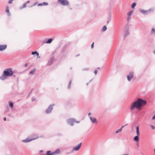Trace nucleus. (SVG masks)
<instances>
[{
  "label": "nucleus",
  "mask_w": 155,
  "mask_h": 155,
  "mask_svg": "<svg viewBox=\"0 0 155 155\" xmlns=\"http://www.w3.org/2000/svg\"><path fill=\"white\" fill-rule=\"evenodd\" d=\"M52 38H50L48 39V41L46 42V43H50L52 41Z\"/></svg>",
  "instance_id": "412c9836"
},
{
  "label": "nucleus",
  "mask_w": 155,
  "mask_h": 155,
  "mask_svg": "<svg viewBox=\"0 0 155 155\" xmlns=\"http://www.w3.org/2000/svg\"><path fill=\"white\" fill-rule=\"evenodd\" d=\"M48 4L46 2H44L43 3H40L38 4V6H42L43 5L45 6V5H48Z\"/></svg>",
  "instance_id": "2eb2a0df"
},
{
  "label": "nucleus",
  "mask_w": 155,
  "mask_h": 155,
  "mask_svg": "<svg viewBox=\"0 0 155 155\" xmlns=\"http://www.w3.org/2000/svg\"><path fill=\"white\" fill-rule=\"evenodd\" d=\"M122 131V128H120V129L117 130L116 131V133H117L118 132H121Z\"/></svg>",
  "instance_id": "b1692460"
},
{
  "label": "nucleus",
  "mask_w": 155,
  "mask_h": 155,
  "mask_svg": "<svg viewBox=\"0 0 155 155\" xmlns=\"http://www.w3.org/2000/svg\"><path fill=\"white\" fill-rule=\"evenodd\" d=\"M46 112H47V113H48V110H47Z\"/></svg>",
  "instance_id": "4c0bfd02"
},
{
  "label": "nucleus",
  "mask_w": 155,
  "mask_h": 155,
  "mask_svg": "<svg viewBox=\"0 0 155 155\" xmlns=\"http://www.w3.org/2000/svg\"><path fill=\"white\" fill-rule=\"evenodd\" d=\"M68 122L71 126L73 125L74 122L79 123L80 121H76L73 119H69L68 120Z\"/></svg>",
  "instance_id": "39448f33"
},
{
  "label": "nucleus",
  "mask_w": 155,
  "mask_h": 155,
  "mask_svg": "<svg viewBox=\"0 0 155 155\" xmlns=\"http://www.w3.org/2000/svg\"><path fill=\"white\" fill-rule=\"evenodd\" d=\"M7 47L6 45H0V51H2L5 50Z\"/></svg>",
  "instance_id": "1a4fd4ad"
},
{
  "label": "nucleus",
  "mask_w": 155,
  "mask_h": 155,
  "mask_svg": "<svg viewBox=\"0 0 155 155\" xmlns=\"http://www.w3.org/2000/svg\"><path fill=\"white\" fill-rule=\"evenodd\" d=\"M150 126L152 129H155V127L151 125Z\"/></svg>",
  "instance_id": "c756f323"
},
{
  "label": "nucleus",
  "mask_w": 155,
  "mask_h": 155,
  "mask_svg": "<svg viewBox=\"0 0 155 155\" xmlns=\"http://www.w3.org/2000/svg\"><path fill=\"white\" fill-rule=\"evenodd\" d=\"M81 143H80L77 146L73 148V150L74 151H77L81 147Z\"/></svg>",
  "instance_id": "6e6552de"
},
{
  "label": "nucleus",
  "mask_w": 155,
  "mask_h": 155,
  "mask_svg": "<svg viewBox=\"0 0 155 155\" xmlns=\"http://www.w3.org/2000/svg\"><path fill=\"white\" fill-rule=\"evenodd\" d=\"M38 138V137H36L35 138L31 139H29V138H27L25 140H22V141L24 142L27 143V142H30L32 140H34Z\"/></svg>",
  "instance_id": "0eeeda50"
},
{
  "label": "nucleus",
  "mask_w": 155,
  "mask_h": 155,
  "mask_svg": "<svg viewBox=\"0 0 155 155\" xmlns=\"http://www.w3.org/2000/svg\"><path fill=\"white\" fill-rule=\"evenodd\" d=\"M32 54L34 55L36 54L37 56V58H39L40 56H39V53L37 51L32 52L31 53Z\"/></svg>",
  "instance_id": "a211bd4d"
},
{
  "label": "nucleus",
  "mask_w": 155,
  "mask_h": 155,
  "mask_svg": "<svg viewBox=\"0 0 155 155\" xmlns=\"http://www.w3.org/2000/svg\"><path fill=\"white\" fill-rule=\"evenodd\" d=\"M107 28L106 26H104L102 28V30L103 31H104L107 30Z\"/></svg>",
  "instance_id": "393cba45"
},
{
  "label": "nucleus",
  "mask_w": 155,
  "mask_h": 155,
  "mask_svg": "<svg viewBox=\"0 0 155 155\" xmlns=\"http://www.w3.org/2000/svg\"><path fill=\"white\" fill-rule=\"evenodd\" d=\"M134 76V73L132 72H130L129 74L127 76V80L130 81L132 79Z\"/></svg>",
  "instance_id": "423d86ee"
},
{
  "label": "nucleus",
  "mask_w": 155,
  "mask_h": 155,
  "mask_svg": "<svg viewBox=\"0 0 155 155\" xmlns=\"http://www.w3.org/2000/svg\"><path fill=\"white\" fill-rule=\"evenodd\" d=\"M4 120L5 121H6V118L5 117L4 118Z\"/></svg>",
  "instance_id": "72a5a7b5"
},
{
  "label": "nucleus",
  "mask_w": 155,
  "mask_h": 155,
  "mask_svg": "<svg viewBox=\"0 0 155 155\" xmlns=\"http://www.w3.org/2000/svg\"><path fill=\"white\" fill-rule=\"evenodd\" d=\"M136 133L137 135L140 136V132L139 131V127L138 126H137L136 127Z\"/></svg>",
  "instance_id": "f8f14e48"
},
{
  "label": "nucleus",
  "mask_w": 155,
  "mask_h": 155,
  "mask_svg": "<svg viewBox=\"0 0 155 155\" xmlns=\"http://www.w3.org/2000/svg\"><path fill=\"white\" fill-rule=\"evenodd\" d=\"M136 4L135 3H134L132 4V5L131 6V7L132 8H134V7L136 6Z\"/></svg>",
  "instance_id": "5701e85b"
},
{
  "label": "nucleus",
  "mask_w": 155,
  "mask_h": 155,
  "mask_svg": "<svg viewBox=\"0 0 155 155\" xmlns=\"http://www.w3.org/2000/svg\"><path fill=\"white\" fill-rule=\"evenodd\" d=\"M13 74V72L12 69L11 68H8L4 71L3 75L0 78L2 79H4L5 78V76H11Z\"/></svg>",
  "instance_id": "f03ea898"
},
{
  "label": "nucleus",
  "mask_w": 155,
  "mask_h": 155,
  "mask_svg": "<svg viewBox=\"0 0 155 155\" xmlns=\"http://www.w3.org/2000/svg\"><path fill=\"white\" fill-rule=\"evenodd\" d=\"M46 155H54L53 152L51 153L50 151H48L47 152Z\"/></svg>",
  "instance_id": "aec40b11"
},
{
  "label": "nucleus",
  "mask_w": 155,
  "mask_h": 155,
  "mask_svg": "<svg viewBox=\"0 0 155 155\" xmlns=\"http://www.w3.org/2000/svg\"><path fill=\"white\" fill-rule=\"evenodd\" d=\"M139 136L137 135L134 138V140L137 142H138L139 141Z\"/></svg>",
  "instance_id": "f3484780"
},
{
  "label": "nucleus",
  "mask_w": 155,
  "mask_h": 155,
  "mask_svg": "<svg viewBox=\"0 0 155 155\" xmlns=\"http://www.w3.org/2000/svg\"><path fill=\"white\" fill-rule=\"evenodd\" d=\"M90 113L88 114L89 115H90Z\"/></svg>",
  "instance_id": "58836bf2"
},
{
  "label": "nucleus",
  "mask_w": 155,
  "mask_h": 155,
  "mask_svg": "<svg viewBox=\"0 0 155 155\" xmlns=\"http://www.w3.org/2000/svg\"><path fill=\"white\" fill-rule=\"evenodd\" d=\"M153 8H150L148 10H145L143 9H140V11L142 13L144 14L145 15L147 14L150 12H153Z\"/></svg>",
  "instance_id": "20e7f679"
},
{
  "label": "nucleus",
  "mask_w": 155,
  "mask_h": 155,
  "mask_svg": "<svg viewBox=\"0 0 155 155\" xmlns=\"http://www.w3.org/2000/svg\"><path fill=\"white\" fill-rule=\"evenodd\" d=\"M152 119L153 120H155V114L152 117Z\"/></svg>",
  "instance_id": "7c9ffc66"
},
{
  "label": "nucleus",
  "mask_w": 155,
  "mask_h": 155,
  "mask_svg": "<svg viewBox=\"0 0 155 155\" xmlns=\"http://www.w3.org/2000/svg\"><path fill=\"white\" fill-rule=\"evenodd\" d=\"M58 2L64 6H68L69 5V2L67 0H58Z\"/></svg>",
  "instance_id": "7ed1b4c3"
},
{
  "label": "nucleus",
  "mask_w": 155,
  "mask_h": 155,
  "mask_svg": "<svg viewBox=\"0 0 155 155\" xmlns=\"http://www.w3.org/2000/svg\"><path fill=\"white\" fill-rule=\"evenodd\" d=\"M94 42H93L92 44L91 45V48H94Z\"/></svg>",
  "instance_id": "cd10ccee"
},
{
  "label": "nucleus",
  "mask_w": 155,
  "mask_h": 155,
  "mask_svg": "<svg viewBox=\"0 0 155 155\" xmlns=\"http://www.w3.org/2000/svg\"><path fill=\"white\" fill-rule=\"evenodd\" d=\"M29 2H30V1H28L26 3H24L23 4V6L20 8V9H22V8L26 7V5H27V4L28 3H29Z\"/></svg>",
  "instance_id": "dca6fc26"
},
{
  "label": "nucleus",
  "mask_w": 155,
  "mask_h": 155,
  "mask_svg": "<svg viewBox=\"0 0 155 155\" xmlns=\"http://www.w3.org/2000/svg\"><path fill=\"white\" fill-rule=\"evenodd\" d=\"M27 65H28V64H25V67H27Z\"/></svg>",
  "instance_id": "f704fd0d"
},
{
  "label": "nucleus",
  "mask_w": 155,
  "mask_h": 155,
  "mask_svg": "<svg viewBox=\"0 0 155 155\" xmlns=\"http://www.w3.org/2000/svg\"><path fill=\"white\" fill-rule=\"evenodd\" d=\"M54 58H51L48 61V65H49L51 64L52 63V62L54 60Z\"/></svg>",
  "instance_id": "4468645a"
},
{
  "label": "nucleus",
  "mask_w": 155,
  "mask_h": 155,
  "mask_svg": "<svg viewBox=\"0 0 155 155\" xmlns=\"http://www.w3.org/2000/svg\"><path fill=\"white\" fill-rule=\"evenodd\" d=\"M124 126H121V128H122H122H124Z\"/></svg>",
  "instance_id": "473e14b6"
},
{
  "label": "nucleus",
  "mask_w": 155,
  "mask_h": 155,
  "mask_svg": "<svg viewBox=\"0 0 155 155\" xmlns=\"http://www.w3.org/2000/svg\"><path fill=\"white\" fill-rule=\"evenodd\" d=\"M97 70H95L94 71V73H95V74H97Z\"/></svg>",
  "instance_id": "2f4dec72"
},
{
  "label": "nucleus",
  "mask_w": 155,
  "mask_h": 155,
  "mask_svg": "<svg viewBox=\"0 0 155 155\" xmlns=\"http://www.w3.org/2000/svg\"><path fill=\"white\" fill-rule=\"evenodd\" d=\"M60 150L59 149L53 152V153L54 155L56 153H60Z\"/></svg>",
  "instance_id": "6ab92c4d"
},
{
  "label": "nucleus",
  "mask_w": 155,
  "mask_h": 155,
  "mask_svg": "<svg viewBox=\"0 0 155 155\" xmlns=\"http://www.w3.org/2000/svg\"><path fill=\"white\" fill-rule=\"evenodd\" d=\"M146 104V101L140 98H138L132 104L130 107V110H133L136 108L140 110L142 106L145 105Z\"/></svg>",
  "instance_id": "f257e3e1"
},
{
  "label": "nucleus",
  "mask_w": 155,
  "mask_h": 155,
  "mask_svg": "<svg viewBox=\"0 0 155 155\" xmlns=\"http://www.w3.org/2000/svg\"><path fill=\"white\" fill-rule=\"evenodd\" d=\"M36 4V3H35V4L33 5H35Z\"/></svg>",
  "instance_id": "c9c22d12"
},
{
  "label": "nucleus",
  "mask_w": 155,
  "mask_h": 155,
  "mask_svg": "<svg viewBox=\"0 0 155 155\" xmlns=\"http://www.w3.org/2000/svg\"><path fill=\"white\" fill-rule=\"evenodd\" d=\"M14 0H9L8 2V4H11L12 3V2Z\"/></svg>",
  "instance_id": "bb28decb"
},
{
  "label": "nucleus",
  "mask_w": 155,
  "mask_h": 155,
  "mask_svg": "<svg viewBox=\"0 0 155 155\" xmlns=\"http://www.w3.org/2000/svg\"><path fill=\"white\" fill-rule=\"evenodd\" d=\"M35 71H36V69H35V68L32 71H31L30 72V74H33L34 73V72Z\"/></svg>",
  "instance_id": "4be33fe9"
},
{
  "label": "nucleus",
  "mask_w": 155,
  "mask_h": 155,
  "mask_svg": "<svg viewBox=\"0 0 155 155\" xmlns=\"http://www.w3.org/2000/svg\"><path fill=\"white\" fill-rule=\"evenodd\" d=\"M9 106L12 107V108L13 107V104L11 102H9Z\"/></svg>",
  "instance_id": "a878e982"
},
{
  "label": "nucleus",
  "mask_w": 155,
  "mask_h": 155,
  "mask_svg": "<svg viewBox=\"0 0 155 155\" xmlns=\"http://www.w3.org/2000/svg\"><path fill=\"white\" fill-rule=\"evenodd\" d=\"M133 12V11H131L130 12H129L128 13V20L130 19L131 18V17L130 16L132 14Z\"/></svg>",
  "instance_id": "ddd939ff"
},
{
  "label": "nucleus",
  "mask_w": 155,
  "mask_h": 155,
  "mask_svg": "<svg viewBox=\"0 0 155 155\" xmlns=\"http://www.w3.org/2000/svg\"><path fill=\"white\" fill-rule=\"evenodd\" d=\"M5 12L8 14V16L10 15V13L9 10V8L8 6H7L6 7Z\"/></svg>",
  "instance_id": "9b49d317"
},
{
  "label": "nucleus",
  "mask_w": 155,
  "mask_h": 155,
  "mask_svg": "<svg viewBox=\"0 0 155 155\" xmlns=\"http://www.w3.org/2000/svg\"><path fill=\"white\" fill-rule=\"evenodd\" d=\"M90 119L91 120L92 122L93 123L96 124H97V122L96 118L90 117Z\"/></svg>",
  "instance_id": "9d476101"
},
{
  "label": "nucleus",
  "mask_w": 155,
  "mask_h": 155,
  "mask_svg": "<svg viewBox=\"0 0 155 155\" xmlns=\"http://www.w3.org/2000/svg\"><path fill=\"white\" fill-rule=\"evenodd\" d=\"M154 53L155 54V50L154 51Z\"/></svg>",
  "instance_id": "e433bc0d"
},
{
  "label": "nucleus",
  "mask_w": 155,
  "mask_h": 155,
  "mask_svg": "<svg viewBox=\"0 0 155 155\" xmlns=\"http://www.w3.org/2000/svg\"><path fill=\"white\" fill-rule=\"evenodd\" d=\"M152 33L155 32V29L154 28H153L152 30Z\"/></svg>",
  "instance_id": "c85d7f7f"
}]
</instances>
